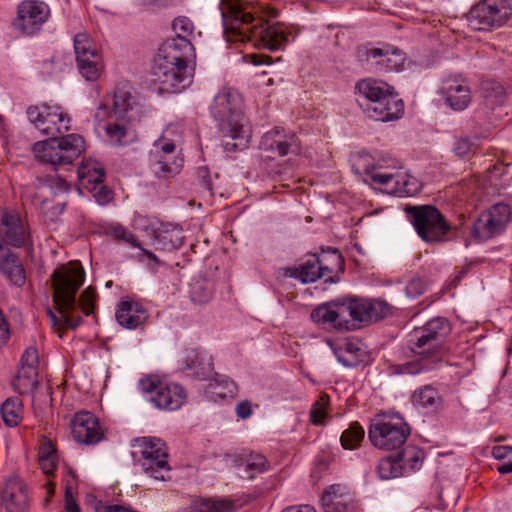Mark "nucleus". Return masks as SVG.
<instances>
[{
    "label": "nucleus",
    "instance_id": "1",
    "mask_svg": "<svg viewBox=\"0 0 512 512\" xmlns=\"http://www.w3.org/2000/svg\"><path fill=\"white\" fill-rule=\"evenodd\" d=\"M29 121L49 138L36 142L33 153L37 159L52 166L71 165L84 152L85 141L79 134H59L70 129V118L58 105L41 104L27 108Z\"/></svg>",
    "mask_w": 512,
    "mask_h": 512
},
{
    "label": "nucleus",
    "instance_id": "2",
    "mask_svg": "<svg viewBox=\"0 0 512 512\" xmlns=\"http://www.w3.org/2000/svg\"><path fill=\"white\" fill-rule=\"evenodd\" d=\"M84 281L85 271L79 262H71L54 270L52 286L56 312L47 310L52 327L58 330L76 329L82 321L79 315H75L78 306L87 316L94 312L96 292L91 286L82 291L76 302V293Z\"/></svg>",
    "mask_w": 512,
    "mask_h": 512
},
{
    "label": "nucleus",
    "instance_id": "3",
    "mask_svg": "<svg viewBox=\"0 0 512 512\" xmlns=\"http://www.w3.org/2000/svg\"><path fill=\"white\" fill-rule=\"evenodd\" d=\"M219 10L228 42L254 41L255 45L271 51L280 50L288 42V34L283 25L269 24L261 18H255L240 0H221Z\"/></svg>",
    "mask_w": 512,
    "mask_h": 512
},
{
    "label": "nucleus",
    "instance_id": "4",
    "mask_svg": "<svg viewBox=\"0 0 512 512\" xmlns=\"http://www.w3.org/2000/svg\"><path fill=\"white\" fill-rule=\"evenodd\" d=\"M195 48L181 38L167 39L158 49L151 71L152 82L160 93H179L191 85Z\"/></svg>",
    "mask_w": 512,
    "mask_h": 512
},
{
    "label": "nucleus",
    "instance_id": "5",
    "mask_svg": "<svg viewBox=\"0 0 512 512\" xmlns=\"http://www.w3.org/2000/svg\"><path fill=\"white\" fill-rule=\"evenodd\" d=\"M451 332V325L444 317H434L422 326L415 327L407 336V346L413 358L391 366L397 375H417L432 371L441 361L443 342Z\"/></svg>",
    "mask_w": 512,
    "mask_h": 512
},
{
    "label": "nucleus",
    "instance_id": "6",
    "mask_svg": "<svg viewBox=\"0 0 512 512\" xmlns=\"http://www.w3.org/2000/svg\"><path fill=\"white\" fill-rule=\"evenodd\" d=\"M210 114L223 137L232 140L224 142L225 151L235 152L246 147L251 133L244 116L242 97L236 90L219 91L210 105Z\"/></svg>",
    "mask_w": 512,
    "mask_h": 512
},
{
    "label": "nucleus",
    "instance_id": "7",
    "mask_svg": "<svg viewBox=\"0 0 512 512\" xmlns=\"http://www.w3.org/2000/svg\"><path fill=\"white\" fill-rule=\"evenodd\" d=\"M392 87L375 79H363L356 84L359 103L371 119L381 122L393 121L402 115L404 104L393 94Z\"/></svg>",
    "mask_w": 512,
    "mask_h": 512
},
{
    "label": "nucleus",
    "instance_id": "8",
    "mask_svg": "<svg viewBox=\"0 0 512 512\" xmlns=\"http://www.w3.org/2000/svg\"><path fill=\"white\" fill-rule=\"evenodd\" d=\"M411 433L408 423L399 414H378L370 422L368 438L382 450H396L406 442Z\"/></svg>",
    "mask_w": 512,
    "mask_h": 512
},
{
    "label": "nucleus",
    "instance_id": "9",
    "mask_svg": "<svg viewBox=\"0 0 512 512\" xmlns=\"http://www.w3.org/2000/svg\"><path fill=\"white\" fill-rule=\"evenodd\" d=\"M404 211L418 236L427 243L444 241L452 230V226L435 206L406 205Z\"/></svg>",
    "mask_w": 512,
    "mask_h": 512
},
{
    "label": "nucleus",
    "instance_id": "10",
    "mask_svg": "<svg viewBox=\"0 0 512 512\" xmlns=\"http://www.w3.org/2000/svg\"><path fill=\"white\" fill-rule=\"evenodd\" d=\"M344 264L343 258L337 249H329L321 255H310L299 267H285L279 270L283 278L299 279L302 283H313L318 279L325 282L332 281V273L336 267Z\"/></svg>",
    "mask_w": 512,
    "mask_h": 512
},
{
    "label": "nucleus",
    "instance_id": "11",
    "mask_svg": "<svg viewBox=\"0 0 512 512\" xmlns=\"http://www.w3.org/2000/svg\"><path fill=\"white\" fill-rule=\"evenodd\" d=\"M138 388L147 401L159 409L177 410L187 398L182 386L168 383L154 375L142 377L138 382Z\"/></svg>",
    "mask_w": 512,
    "mask_h": 512
},
{
    "label": "nucleus",
    "instance_id": "12",
    "mask_svg": "<svg viewBox=\"0 0 512 512\" xmlns=\"http://www.w3.org/2000/svg\"><path fill=\"white\" fill-rule=\"evenodd\" d=\"M512 15L509 0H481L466 15L473 30L490 31L504 25Z\"/></svg>",
    "mask_w": 512,
    "mask_h": 512
},
{
    "label": "nucleus",
    "instance_id": "13",
    "mask_svg": "<svg viewBox=\"0 0 512 512\" xmlns=\"http://www.w3.org/2000/svg\"><path fill=\"white\" fill-rule=\"evenodd\" d=\"M133 447L138 448L141 457L137 461L143 471L156 480L165 481L170 471L165 443L159 438L141 437L134 440Z\"/></svg>",
    "mask_w": 512,
    "mask_h": 512
},
{
    "label": "nucleus",
    "instance_id": "14",
    "mask_svg": "<svg viewBox=\"0 0 512 512\" xmlns=\"http://www.w3.org/2000/svg\"><path fill=\"white\" fill-rule=\"evenodd\" d=\"M184 160L170 140L158 139L149 152V167L158 179H168L177 175Z\"/></svg>",
    "mask_w": 512,
    "mask_h": 512
},
{
    "label": "nucleus",
    "instance_id": "15",
    "mask_svg": "<svg viewBox=\"0 0 512 512\" xmlns=\"http://www.w3.org/2000/svg\"><path fill=\"white\" fill-rule=\"evenodd\" d=\"M511 220V209L507 204L498 203L482 212L471 228V236L483 242L499 235Z\"/></svg>",
    "mask_w": 512,
    "mask_h": 512
},
{
    "label": "nucleus",
    "instance_id": "16",
    "mask_svg": "<svg viewBox=\"0 0 512 512\" xmlns=\"http://www.w3.org/2000/svg\"><path fill=\"white\" fill-rule=\"evenodd\" d=\"M137 114V101L128 83H119L112 97V108L109 111L105 104H100L96 110L95 118L98 121L119 117L121 120H135Z\"/></svg>",
    "mask_w": 512,
    "mask_h": 512
},
{
    "label": "nucleus",
    "instance_id": "17",
    "mask_svg": "<svg viewBox=\"0 0 512 512\" xmlns=\"http://www.w3.org/2000/svg\"><path fill=\"white\" fill-rule=\"evenodd\" d=\"M49 16L50 8L45 2L25 0L18 5L14 26L24 34L33 35L42 28Z\"/></svg>",
    "mask_w": 512,
    "mask_h": 512
},
{
    "label": "nucleus",
    "instance_id": "18",
    "mask_svg": "<svg viewBox=\"0 0 512 512\" xmlns=\"http://www.w3.org/2000/svg\"><path fill=\"white\" fill-rule=\"evenodd\" d=\"M311 319L319 325H329L341 330L354 327L351 323L349 299L319 305L311 312Z\"/></svg>",
    "mask_w": 512,
    "mask_h": 512
},
{
    "label": "nucleus",
    "instance_id": "19",
    "mask_svg": "<svg viewBox=\"0 0 512 512\" xmlns=\"http://www.w3.org/2000/svg\"><path fill=\"white\" fill-rule=\"evenodd\" d=\"M74 51L81 75L88 81L96 80L99 76V55L86 33L75 35Z\"/></svg>",
    "mask_w": 512,
    "mask_h": 512
},
{
    "label": "nucleus",
    "instance_id": "20",
    "mask_svg": "<svg viewBox=\"0 0 512 512\" xmlns=\"http://www.w3.org/2000/svg\"><path fill=\"white\" fill-rule=\"evenodd\" d=\"M351 323H372L382 320L392 313V307L379 299H349Z\"/></svg>",
    "mask_w": 512,
    "mask_h": 512
},
{
    "label": "nucleus",
    "instance_id": "21",
    "mask_svg": "<svg viewBox=\"0 0 512 512\" xmlns=\"http://www.w3.org/2000/svg\"><path fill=\"white\" fill-rule=\"evenodd\" d=\"M0 242L13 247H23L30 243V233L18 213L0 212Z\"/></svg>",
    "mask_w": 512,
    "mask_h": 512
},
{
    "label": "nucleus",
    "instance_id": "22",
    "mask_svg": "<svg viewBox=\"0 0 512 512\" xmlns=\"http://www.w3.org/2000/svg\"><path fill=\"white\" fill-rule=\"evenodd\" d=\"M438 94L452 110L458 112L465 110L472 99L466 80L459 75L444 78L438 89Z\"/></svg>",
    "mask_w": 512,
    "mask_h": 512
},
{
    "label": "nucleus",
    "instance_id": "23",
    "mask_svg": "<svg viewBox=\"0 0 512 512\" xmlns=\"http://www.w3.org/2000/svg\"><path fill=\"white\" fill-rule=\"evenodd\" d=\"M72 434L77 442L83 444L98 443L103 437L98 418L88 411L75 414L72 421Z\"/></svg>",
    "mask_w": 512,
    "mask_h": 512
},
{
    "label": "nucleus",
    "instance_id": "24",
    "mask_svg": "<svg viewBox=\"0 0 512 512\" xmlns=\"http://www.w3.org/2000/svg\"><path fill=\"white\" fill-rule=\"evenodd\" d=\"M260 147L265 151H271L279 156L299 151L298 139L294 134L286 133L281 127L266 132L260 141Z\"/></svg>",
    "mask_w": 512,
    "mask_h": 512
},
{
    "label": "nucleus",
    "instance_id": "25",
    "mask_svg": "<svg viewBox=\"0 0 512 512\" xmlns=\"http://www.w3.org/2000/svg\"><path fill=\"white\" fill-rule=\"evenodd\" d=\"M182 370L187 376L203 381L214 374L212 357L204 350L191 349L186 351Z\"/></svg>",
    "mask_w": 512,
    "mask_h": 512
},
{
    "label": "nucleus",
    "instance_id": "26",
    "mask_svg": "<svg viewBox=\"0 0 512 512\" xmlns=\"http://www.w3.org/2000/svg\"><path fill=\"white\" fill-rule=\"evenodd\" d=\"M367 61L375 65L379 70L399 69L404 65L403 53L391 46L373 47L366 50Z\"/></svg>",
    "mask_w": 512,
    "mask_h": 512
},
{
    "label": "nucleus",
    "instance_id": "27",
    "mask_svg": "<svg viewBox=\"0 0 512 512\" xmlns=\"http://www.w3.org/2000/svg\"><path fill=\"white\" fill-rule=\"evenodd\" d=\"M0 271L11 284L22 287L26 282V272L17 254L0 242Z\"/></svg>",
    "mask_w": 512,
    "mask_h": 512
},
{
    "label": "nucleus",
    "instance_id": "28",
    "mask_svg": "<svg viewBox=\"0 0 512 512\" xmlns=\"http://www.w3.org/2000/svg\"><path fill=\"white\" fill-rule=\"evenodd\" d=\"M324 512H355V505L349 494L339 485H331L324 490L321 497Z\"/></svg>",
    "mask_w": 512,
    "mask_h": 512
},
{
    "label": "nucleus",
    "instance_id": "29",
    "mask_svg": "<svg viewBox=\"0 0 512 512\" xmlns=\"http://www.w3.org/2000/svg\"><path fill=\"white\" fill-rule=\"evenodd\" d=\"M2 501L8 512H24L28 504L25 485L18 479L9 480L2 492Z\"/></svg>",
    "mask_w": 512,
    "mask_h": 512
},
{
    "label": "nucleus",
    "instance_id": "30",
    "mask_svg": "<svg viewBox=\"0 0 512 512\" xmlns=\"http://www.w3.org/2000/svg\"><path fill=\"white\" fill-rule=\"evenodd\" d=\"M108 124L104 127L106 135L113 146H126L137 139L135 131L129 123L132 120H121L119 117L108 119Z\"/></svg>",
    "mask_w": 512,
    "mask_h": 512
},
{
    "label": "nucleus",
    "instance_id": "31",
    "mask_svg": "<svg viewBox=\"0 0 512 512\" xmlns=\"http://www.w3.org/2000/svg\"><path fill=\"white\" fill-rule=\"evenodd\" d=\"M117 322L127 329H135L147 319L146 309L133 301L122 302L116 311Z\"/></svg>",
    "mask_w": 512,
    "mask_h": 512
},
{
    "label": "nucleus",
    "instance_id": "32",
    "mask_svg": "<svg viewBox=\"0 0 512 512\" xmlns=\"http://www.w3.org/2000/svg\"><path fill=\"white\" fill-rule=\"evenodd\" d=\"M339 363L347 368H356L367 361V352L358 340H348L334 351Z\"/></svg>",
    "mask_w": 512,
    "mask_h": 512
},
{
    "label": "nucleus",
    "instance_id": "33",
    "mask_svg": "<svg viewBox=\"0 0 512 512\" xmlns=\"http://www.w3.org/2000/svg\"><path fill=\"white\" fill-rule=\"evenodd\" d=\"M403 474L419 470L424 460V452L417 446L406 445L397 455Z\"/></svg>",
    "mask_w": 512,
    "mask_h": 512
},
{
    "label": "nucleus",
    "instance_id": "34",
    "mask_svg": "<svg viewBox=\"0 0 512 512\" xmlns=\"http://www.w3.org/2000/svg\"><path fill=\"white\" fill-rule=\"evenodd\" d=\"M412 403L417 408L435 411L441 403V397L432 385H425L414 391Z\"/></svg>",
    "mask_w": 512,
    "mask_h": 512
},
{
    "label": "nucleus",
    "instance_id": "35",
    "mask_svg": "<svg viewBox=\"0 0 512 512\" xmlns=\"http://www.w3.org/2000/svg\"><path fill=\"white\" fill-rule=\"evenodd\" d=\"M421 190L420 181L406 172L399 171L397 180H394L392 188L387 193L399 197H411Z\"/></svg>",
    "mask_w": 512,
    "mask_h": 512
},
{
    "label": "nucleus",
    "instance_id": "36",
    "mask_svg": "<svg viewBox=\"0 0 512 512\" xmlns=\"http://www.w3.org/2000/svg\"><path fill=\"white\" fill-rule=\"evenodd\" d=\"M482 105L494 110L504 102L505 94L502 85L496 81H485L481 84Z\"/></svg>",
    "mask_w": 512,
    "mask_h": 512
},
{
    "label": "nucleus",
    "instance_id": "37",
    "mask_svg": "<svg viewBox=\"0 0 512 512\" xmlns=\"http://www.w3.org/2000/svg\"><path fill=\"white\" fill-rule=\"evenodd\" d=\"M399 164L391 166H375L369 176L372 184L377 185L388 192L393 186L394 180H397L399 173Z\"/></svg>",
    "mask_w": 512,
    "mask_h": 512
},
{
    "label": "nucleus",
    "instance_id": "38",
    "mask_svg": "<svg viewBox=\"0 0 512 512\" xmlns=\"http://www.w3.org/2000/svg\"><path fill=\"white\" fill-rule=\"evenodd\" d=\"M38 456L39 464L45 474H51L56 470L58 455L54 444L47 437L41 439Z\"/></svg>",
    "mask_w": 512,
    "mask_h": 512
},
{
    "label": "nucleus",
    "instance_id": "39",
    "mask_svg": "<svg viewBox=\"0 0 512 512\" xmlns=\"http://www.w3.org/2000/svg\"><path fill=\"white\" fill-rule=\"evenodd\" d=\"M154 247L159 251H171L183 244V236L180 229L165 230L155 233Z\"/></svg>",
    "mask_w": 512,
    "mask_h": 512
},
{
    "label": "nucleus",
    "instance_id": "40",
    "mask_svg": "<svg viewBox=\"0 0 512 512\" xmlns=\"http://www.w3.org/2000/svg\"><path fill=\"white\" fill-rule=\"evenodd\" d=\"M37 371L33 368H19L15 380L12 382L13 388L19 394H28L37 388Z\"/></svg>",
    "mask_w": 512,
    "mask_h": 512
},
{
    "label": "nucleus",
    "instance_id": "41",
    "mask_svg": "<svg viewBox=\"0 0 512 512\" xmlns=\"http://www.w3.org/2000/svg\"><path fill=\"white\" fill-rule=\"evenodd\" d=\"M22 405L17 397H10L6 399L0 407L1 417L3 422L8 427H15L21 421Z\"/></svg>",
    "mask_w": 512,
    "mask_h": 512
},
{
    "label": "nucleus",
    "instance_id": "42",
    "mask_svg": "<svg viewBox=\"0 0 512 512\" xmlns=\"http://www.w3.org/2000/svg\"><path fill=\"white\" fill-rule=\"evenodd\" d=\"M213 284L205 279L195 280L190 286V298L194 303L204 304L213 297Z\"/></svg>",
    "mask_w": 512,
    "mask_h": 512
},
{
    "label": "nucleus",
    "instance_id": "43",
    "mask_svg": "<svg viewBox=\"0 0 512 512\" xmlns=\"http://www.w3.org/2000/svg\"><path fill=\"white\" fill-rule=\"evenodd\" d=\"M364 435L365 431L363 427L359 423L353 422L346 430L343 431L340 437L341 445L344 449L353 450L359 446Z\"/></svg>",
    "mask_w": 512,
    "mask_h": 512
},
{
    "label": "nucleus",
    "instance_id": "44",
    "mask_svg": "<svg viewBox=\"0 0 512 512\" xmlns=\"http://www.w3.org/2000/svg\"><path fill=\"white\" fill-rule=\"evenodd\" d=\"M78 176L83 184H92V189H96L98 185L103 184L105 172L104 169L97 164L92 166H83L78 169Z\"/></svg>",
    "mask_w": 512,
    "mask_h": 512
},
{
    "label": "nucleus",
    "instance_id": "45",
    "mask_svg": "<svg viewBox=\"0 0 512 512\" xmlns=\"http://www.w3.org/2000/svg\"><path fill=\"white\" fill-rule=\"evenodd\" d=\"M377 473L383 480H388L404 475L396 456L381 459L377 465Z\"/></svg>",
    "mask_w": 512,
    "mask_h": 512
},
{
    "label": "nucleus",
    "instance_id": "46",
    "mask_svg": "<svg viewBox=\"0 0 512 512\" xmlns=\"http://www.w3.org/2000/svg\"><path fill=\"white\" fill-rule=\"evenodd\" d=\"M352 169L357 174H364L369 179L375 164V155H371L368 152H359L352 157Z\"/></svg>",
    "mask_w": 512,
    "mask_h": 512
},
{
    "label": "nucleus",
    "instance_id": "47",
    "mask_svg": "<svg viewBox=\"0 0 512 512\" xmlns=\"http://www.w3.org/2000/svg\"><path fill=\"white\" fill-rule=\"evenodd\" d=\"M172 29L176 36L174 38H181L184 40L192 41L194 38V24L186 16H179L173 20Z\"/></svg>",
    "mask_w": 512,
    "mask_h": 512
},
{
    "label": "nucleus",
    "instance_id": "48",
    "mask_svg": "<svg viewBox=\"0 0 512 512\" xmlns=\"http://www.w3.org/2000/svg\"><path fill=\"white\" fill-rule=\"evenodd\" d=\"M268 467L267 459L261 454H251L246 459L245 471L249 478H254L257 474L267 471Z\"/></svg>",
    "mask_w": 512,
    "mask_h": 512
},
{
    "label": "nucleus",
    "instance_id": "49",
    "mask_svg": "<svg viewBox=\"0 0 512 512\" xmlns=\"http://www.w3.org/2000/svg\"><path fill=\"white\" fill-rule=\"evenodd\" d=\"M328 405V397L323 395L316 401L310 411L311 422L315 425H321L327 416L326 408Z\"/></svg>",
    "mask_w": 512,
    "mask_h": 512
},
{
    "label": "nucleus",
    "instance_id": "50",
    "mask_svg": "<svg viewBox=\"0 0 512 512\" xmlns=\"http://www.w3.org/2000/svg\"><path fill=\"white\" fill-rule=\"evenodd\" d=\"M108 233L112 235L116 240L128 243L135 248H141L140 243L136 240L134 235L122 225H112L109 228Z\"/></svg>",
    "mask_w": 512,
    "mask_h": 512
},
{
    "label": "nucleus",
    "instance_id": "51",
    "mask_svg": "<svg viewBox=\"0 0 512 512\" xmlns=\"http://www.w3.org/2000/svg\"><path fill=\"white\" fill-rule=\"evenodd\" d=\"M233 503L226 500L204 501L196 512H231Z\"/></svg>",
    "mask_w": 512,
    "mask_h": 512
},
{
    "label": "nucleus",
    "instance_id": "52",
    "mask_svg": "<svg viewBox=\"0 0 512 512\" xmlns=\"http://www.w3.org/2000/svg\"><path fill=\"white\" fill-rule=\"evenodd\" d=\"M476 147V142L469 137H460L456 139L453 150L459 157L468 155Z\"/></svg>",
    "mask_w": 512,
    "mask_h": 512
},
{
    "label": "nucleus",
    "instance_id": "53",
    "mask_svg": "<svg viewBox=\"0 0 512 512\" xmlns=\"http://www.w3.org/2000/svg\"><path fill=\"white\" fill-rule=\"evenodd\" d=\"M214 382L224 389L223 395L233 396L237 392V385L225 375L215 374Z\"/></svg>",
    "mask_w": 512,
    "mask_h": 512
},
{
    "label": "nucleus",
    "instance_id": "54",
    "mask_svg": "<svg viewBox=\"0 0 512 512\" xmlns=\"http://www.w3.org/2000/svg\"><path fill=\"white\" fill-rule=\"evenodd\" d=\"M38 364V351L35 347H28L21 357V368L36 369Z\"/></svg>",
    "mask_w": 512,
    "mask_h": 512
},
{
    "label": "nucleus",
    "instance_id": "55",
    "mask_svg": "<svg viewBox=\"0 0 512 512\" xmlns=\"http://www.w3.org/2000/svg\"><path fill=\"white\" fill-rule=\"evenodd\" d=\"M424 291L425 283L420 278L410 280L405 287L406 295L411 298H415L422 295Z\"/></svg>",
    "mask_w": 512,
    "mask_h": 512
},
{
    "label": "nucleus",
    "instance_id": "56",
    "mask_svg": "<svg viewBox=\"0 0 512 512\" xmlns=\"http://www.w3.org/2000/svg\"><path fill=\"white\" fill-rule=\"evenodd\" d=\"M491 454L498 460H512V446H494Z\"/></svg>",
    "mask_w": 512,
    "mask_h": 512
},
{
    "label": "nucleus",
    "instance_id": "57",
    "mask_svg": "<svg viewBox=\"0 0 512 512\" xmlns=\"http://www.w3.org/2000/svg\"><path fill=\"white\" fill-rule=\"evenodd\" d=\"M236 416L240 419H247L252 415V405L248 400L239 402L235 407Z\"/></svg>",
    "mask_w": 512,
    "mask_h": 512
},
{
    "label": "nucleus",
    "instance_id": "58",
    "mask_svg": "<svg viewBox=\"0 0 512 512\" xmlns=\"http://www.w3.org/2000/svg\"><path fill=\"white\" fill-rule=\"evenodd\" d=\"M65 510L66 512H81L79 505L73 498L69 489L65 493Z\"/></svg>",
    "mask_w": 512,
    "mask_h": 512
},
{
    "label": "nucleus",
    "instance_id": "59",
    "mask_svg": "<svg viewBox=\"0 0 512 512\" xmlns=\"http://www.w3.org/2000/svg\"><path fill=\"white\" fill-rule=\"evenodd\" d=\"M245 59H249L254 66H260L264 64H271V58L264 54H251L246 55Z\"/></svg>",
    "mask_w": 512,
    "mask_h": 512
},
{
    "label": "nucleus",
    "instance_id": "60",
    "mask_svg": "<svg viewBox=\"0 0 512 512\" xmlns=\"http://www.w3.org/2000/svg\"><path fill=\"white\" fill-rule=\"evenodd\" d=\"M9 338L8 324L0 310V347L3 346Z\"/></svg>",
    "mask_w": 512,
    "mask_h": 512
},
{
    "label": "nucleus",
    "instance_id": "61",
    "mask_svg": "<svg viewBox=\"0 0 512 512\" xmlns=\"http://www.w3.org/2000/svg\"><path fill=\"white\" fill-rule=\"evenodd\" d=\"M396 164H399V162L396 159L391 158L389 156H383L380 154H376L375 155V164L373 167H375V166H391V165H396Z\"/></svg>",
    "mask_w": 512,
    "mask_h": 512
},
{
    "label": "nucleus",
    "instance_id": "62",
    "mask_svg": "<svg viewBox=\"0 0 512 512\" xmlns=\"http://www.w3.org/2000/svg\"><path fill=\"white\" fill-rule=\"evenodd\" d=\"M98 186L100 187V189L95 194L97 202H99L100 204L107 203L110 200V198H111L110 191L105 186H103L102 184L98 185Z\"/></svg>",
    "mask_w": 512,
    "mask_h": 512
},
{
    "label": "nucleus",
    "instance_id": "63",
    "mask_svg": "<svg viewBox=\"0 0 512 512\" xmlns=\"http://www.w3.org/2000/svg\"><path fill=\"white\" fill-rule=\"evenodd\" d=\"M96 512H135L120 505H108L96 510Z\"/></svg>",
    "mask_w": 512,
    "mask_h": 512
},
{
    "label": "nucleus",
    "instance_id": "64",
    "mask_svg": "<svg viewBox=\"0 0 512 512\" xmlns=\"http://www.w3.org/2000/svg\"><path fill=\"white\" fill-rule=\"evenodd\" d=\"M282 512H315L314 508L309 505H302L299 507H289L284 509Z\"/></svg>",
    "mask_w": 512,
    "mask_h": 512
}]
</instances>
